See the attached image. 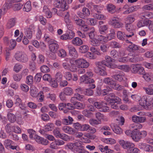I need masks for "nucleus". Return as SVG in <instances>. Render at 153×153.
<instances>
[{
  "label": "nucleus",
  "instance_id": "1",
  "mask_svg": "<svg viewBox=\"0 0 153 153\" xmlns=\"http://www.w3.org/2000/svg\"><path fill=\"white\" fill-rule=\"evenodd\" d=\"M75 64L76 66L80 67H88L89 65V63L83 59H80L74 61V60L66 58L63 61L62 65L64 67H71L74 66Z\"/></svg>",
  "mask_w": 153,
  "mask_h": 153
},
{
  "label": "nucleus",
  "instance_id": "2",
  "mask_svg": "<svg viewBox=\"0 0 153 153\" xmlns=\"http://www.w3.org/2000/svg\"><path fill=\"white\" fill-rule=\"evenodd\" d=\"M119 143L124 149H127L128 153H137L139 151L138 148L134 147V143L129 141L121 140L119 141Z\"/></svg>",
  "mask_w": 153,
  "mask_h": 153
},
{
  "label": "nucleus",
  "instance_id": "3",
  "mask_svg": "<svg viewBox=\"0 0 153 153\" xmlns=\"http://www.w3.org/2000/svg\"><path fill=\"white\" fill-rule=\"evenodd\" d=\"M65 0H55L54 6L55 7L59 8L60 10L65 11L68 8V6L67 5Z\"/></svg>",
  "mask_w": 153,
  "mask_h": 153
},
{
  "label": "nucleus",
  "instance_id": "4",
  "mask_svg": "<svg viewBox=\"0 0 153 153\" xmlns=\"http://www.w3.org/2000/svg\"><path fill=\"white\" fill-rule=\"evenodd\" d=\"M14 56L16 60L22 62H25L28 60L27 56L21 51H17L16 53Z\"/></svg>",
  "mask_w": 153,
  "mask_h": 153
},
{
  "label": "nucleus",
  "instance_id": "5",
  "mask_svg": "<svg viewBox=\"0 0 153 153\" xmlns=\"http://www.w3.org/2000/svg\"><path fill=\"white\" fill-rule=\"evenodd\" d=\"M105 99L108 101H112L113 102L118 103H121V100L118 97L115 95L114 93H111L105 97Z\"/></svg>",
  "mask_w": 153,
  "mask_h": 153
},
{
  "label": "nucleus",
  "instance_id": "6",
  "mask_svg": "<svg viewBox=\"0 0 153 153\" xmlns=\"http://www.w3.org/2000/svg\"><path fill=\"white\" fill-rule=\"evenodd\" d=\"M117 34L118 39L122 41L131 37L134 34L133 32H130L129 33L126 32L125 33L120 31H117Z\"/></svg>",
  "mask_w": 153,
  "mask_h": 153
},
{
  "label": "nucleus",
  "instance_id": "7",
  "mask_svg": "<svg viewBox=\"0 0 153 153\" xmlns=\"http://www.w3.org/2000/svg\"><path fill=\"white\" fill-rule=\"evenodd\" d=\"M48 47L50 51L53 53L52 54L53 56L52 57H51V58L53 59H55L56 56L55 53L56 52L59 48V45L57 43V42L55 41L51 44L49 45Z\"/></svg>",
  "mask_w": 153,
  "mask_h": 153
},
{
  "label": "nucleus",
  "instance_id": "8",
  "mask_svg": "<svg viewBox=\"0 0 153 153\" xmlns=\"http://www.w3.org/2000/svg\"><path fill=\"white\" fill-rule=\"evenodd\" d=\"M140 105L145 108L146 106H148L151 104V103L148 101V98L146 96H143L141 98L139 101Z\"/></svg>",
  "mask_w": 153,
  "mask_h": 153
},
{
  "label": "nucleus",
  "instance_id": "9",
  "mask_svg": "<svg viewBox=\"0 0 153 153\" xmlns=\"http://www.w3.org/2000/svg\"><path fill=\"white\" fill-rule=\"evenodd\" d=\"M17 19L15 17L9 19L6 25V27L8 29H10L16 25Z\"/></svg>",
  "mask_w": 153,
  "mask_h": 153
},
{
  "label": "nucleus",
  "instance_id": "10",
  "mask_svg": "<svg viewBox=\"0 0 153 153\" xmlns=\"http://www.w3.org/2000/svg\"><path fill=\"white\" fill-rule=\"evenodd\" d=\"M95 65L97 67H98L99 66L103 67L104 66L108 67L110 66H114L113 65V64L109 63L107 61H105V60H102L100 62H95Z\"/></svg>",
  "mask_w": 153,
  "mask_h": 153
},
{
  "label": "nucleus",
  "instance_id": "11",
  "mask_svg": "<svg viewBox=\"0 0 153 153\" xmlns=\"http://www.w3.org/2000/svg\"><path fill=\"white\" fill-rule=\"evenodd\" d=\"M80 80L81 82H83L85 83L88 84V83L94 82V81L93 79L89 77L86 75H84L81 76L80 78Z\"/></svg>",
  "mask_w": 153,
  "mask_h": 153
},
{
  "label": "nucleus",
  "instance_id": "12",
  "mask_svg": "<svg viewBox=\"0 0 153 153\" xmlns=\"http://www.w3.org/2000/svg\"><path fill=\"white\" fill-rule=\"evenodd\" d=\"M62 129L65 133L70 134H74L76 132L75 130L69 126H65Z\"/></svg>",
  "mask_w": 153,
  "mask_h": 153
},
{
  "label": "nucleus",
  "instance_id": "13",
  "mask_svg": "<svg viewBox=\"0 0 153 153\" xmlns=\"http://www.w3.org/2000/svg\"><path fill=\"white\" fill-rule=\"evenodd\" d=\"M131 136L133 140L136 142H138L140 140L139 134L138 131H132L131 133Z\"/></svg>",
  "mask_w": 153,
  "mask_h": 153
},
{
  "label": "nucleus",
  "instance_id": "14",
  "mask_svg": "<svg viewBox=\"0 0 153 153\" xmlns=\"http://www.w3.org/2000/svg\"><path fill=\"white\" fill-rule=\"evenodd\" d=\"M68 48L70 54L73 56V58H77L78 56V54L74 47L72 45H69Z\"/></svg>",
  "mask_w": 153,
  "mask_h": 153
},
{
  "label": "nucleus",
  "instance_id": "15",
  "mask_svg": "<svg viewBox=\"0 0 153 153\" xmlns=\"http://www.w3.org/2000/svg\"><path fill=\"white\" fill-rule=\"evenodd\" d=\"M80 17L83 19L85 16H88L90 15L89 10L85 7H84L82 10V13H79Z\"/></svg>",
  "mask_w": 153,
  "mask_h": 153
},
{
  "label": "nucleus",
  "instance_id": "16",
  "mask_svg": "<svg viewBox=\"0 0 153 153\" xmlns=\"http://www.w3.org/2000/svg\"><path fill=\"white\" fill-rule=\"evenodd\" d=\"M113 131L117 134H120L123 132L122 129L119 126L114 124L111 126Z\"/></svg>",
  "mask_w": 153,
  "mask_h": 153
},
{
  "label": "nucleus",
  "instance_id": "17",
  "mask_svg": "<svg viewBox=\"0 0 153 153\" xmlns=\"http://www.w3.org/2000/svg\"><path fill=\"white\" fill-rule=\"evenodd\" d=\"M75 148L74 150L76 151L79 153H81V151L84 149V146H82V143L80 142L75 143Z\"/></svg>",
  "mask_w": 153,
  "mask_h": 153
},
{
  "label": "nucleus",
  "instance_id": "18",
  "mask_svg": "<svg viewBox=\"0 0 153 153\" xmlns=\"http://www.w3.org/2000/svg\"><path fill=\"white\" fill-rule=\"evenodd\" d=\"M34 31V28L31 26H30L27 28L25 32L26 36L29 39L31 38L32 36V33Z\"/></svg>",
  "mask_w": 153,
  "mask_h": 153
},
{
  "label": "nucleus",
  "instance_id": "19",
  "mask_svg": "<svg viewBox=\"0 0 153 153\" xmlns=\"http://www.w3.org/2000/svg\"><path fill=\"white\" fill-rule=\"evenodd\" d=\"M43 12L45 13V16L47 18H50L52 17V13L47 6L45 5L44 6Z\"/></svg>",
  "mask_w": 153,
  "mask_h": 153
},
{
  "label": "nucleus",
  "instance_id": "20",
  "mask_svg": "<svg viewBox=\"0 0 153 153\" xmlns=\"http://www.w3.org/2000/svg\"><path fill=\"white\" fill-rule=\"evenodd\" d=\"M128 48L130 49V51H134L136 50L141 51V52H144L145 51L144 49H140L139 47L138 46L133 44L132 43H131V45L128 46Z\"/></svg>",
  "mask_w": 153,
  "mask_h": 153
},
{
  "label": "nucleus",
  "instance_id": "21",
  "mask_svg": "<svg viewBox=\"0 0 153 153\" xmlns=\"http://www.w3.org/2000/svg\"><path fill=\"white\" fill-rule=\"evenodd\" d=\"M94 71L95 73L101 76L106 75V72L104 69H102L101 68H95Z\"/></svg>",
  "mask_w": 153,
  "mask_h": 153
},
{
  "label": "nucleus",
  "instance_id": "22",
  "mask_svg": "<svg viewBox=\"0 0 153 153\" xmlns=\"http://www.w3.org/2000/svg\"><path fill=\"white\" fill-rule=\"evenodd\" d=\"M141 18H145L146 19L153 18V13L148 11L143 13L141 15Z\"/></svg>",
  "mask_w": 153,
  "mask_h": 153
},
{
  "label": "nucleus",
  "instance_id": "23",
  "mask_svg": "<svg viewBox=\"0 0 153 153\" xmlns=\"http://www.w3.org/2000/svg\"><path fill=\"white\" fill-rule=\"evenodd\" d=\"M72 42L75 46H80L82 44L83 41L79 37H76L72 39Z\"/></svg>",
  "mask_w": 153,
  "mask_h": 153
},
{
  "label": "nucleus",
  "instance_id": "24",
  "mask_svg": "<svg viewBox=\"0 0 153 153\" xmlns=\"http://www.w3.org/2000/svg\"><path fill=\"white\" fill-rule=\"evenodd\" d=\"M102 82L106 84L111 85L112 87L115 81L111 78L106 77L103 79Z\"/></svg>",
  "mask_w": 153,
  "mask_h": 153
},
{
  "label": "nucleus",
  "instance_id": "25",
  "mask_svg": "<svg viewBox=\"0 0 153 153\" xmlns=\"http://www.w3.org/2000/svg\"><path fill=\"white\" fill-rule=\"evenodd\" d=\"M5 129L7 133L11 134V132L15 129V127L14 126H10V123H8L6 125Z\"/></svg>",
  "mask_w": 153,
  "mask_h": 153
},
{
  "label": "nucleus",
  "instance_id": "26",
  "mask_svg": "<svg viewBox=\"0 0 153 153\" xmlns=\"http://www.w3.org/2000/svg\"><path fill=\"white\" fill-rule=\"evenodd\" d=\"M31 8L30 1H28L24 5L23 10L24 11L28 12L31 10Z\"/></svg>",
  "mask_w": 153,
  "mask_h": 153
},
{
  "label": "nucleus",
  "instance_id": "27",
  "mask_svg": "<svg viewBox=\"0 0 153 153\" xmlns=\"http://www.w3.org/2000/svg\"><path fill=\"white\" fill-rule=\"evenodd\" d=\"M63 92L67 96H71L73 94V89L69 87L64 88Z\"/></svg>",
  "mask_w": 153,
  "mask_h": 153
},
{
  "label": "nucleus",
  "instance_id": "28",
  "mask_svg": "<svg viewBox=\"0 0 153 153\" xmlns=\"http://www.w3.org/2000/svg\"><path fill=\"white\" fill-rule=\"evenodd\" d=\"M107 8L108 11L110 13H113L116 11L115 6L111 4H108Z\"/></svg>",
  "mask_w": 153,
  "mask_h": 153
},
{
  "label": "nucleus",
  "instance_id": "29",
  "mask_svg": "<svg viewBox=\"0 0 153 153\" xmlns=\"http://www.w3.org/2000/svg\"><path fill=\"white\" fill-rule=\"evenodd\" d=\"M7 116L8 120L11 123H13L16 121V117L13 114L8 112Z\"/></svg>",
  "mask_w": 153,
  "mask_h": 153
},
{
  "label": "nucleus",
  "instance_id": "30",
  "mask_svg": "<svg viewBox=\"0 0 153 153\" xmlns=\"http://www.w3.org/2000/svg\"><path fill=\"white\" fill-rule=\"evenodd\" d=\"M112 91V89L108 86H107L106 89H103L101 91L100 94L103 95H105L108 94L109 92Z\"/></svg>",
  "mask_w": 153,
  "mask_h": 153
},
{
  "label": "nucleus",
  "instance_id": "31",
  "mask_svg": "<svg viewBox=\"0 0 153 153\" xmlns=\"http://www.w3.org/2000/svg\"><path fill=\"white\" fill-rule=\"evenodd\" d=\"M111 87L114 90L120 91L123 89L124 87L121 85L117 84L115 82Z\"/></svg>",
  "mask_w": 153,
  "mask_h": 153
},
{
  "label": "nucleus",
  "instance_id": "32",
  "mask_svg": "<svg viewBox=\"0 0 153 153\" xmlns=\"http://www.w3.org/2000/svg\"><path fill=\"white\" fill-rule=\"evenodd\" d=\"M95 115L96 118L99 121H101L102 120H106V117L103 114L99 112L97 113Z\"/></svg>",
  "mask_w": 153,
  "mask_h": 153
},
{
  "label": "nucleus",
  "instance_id": "33",
  "mask_svg": "<svg viewBox=\"0 0 153 153\" xmlns=\"http://www.w3.org/2000/svg\"><path fill=\"white\" fill-rule=\"evenodd\" d=\"M73 108L74 109L75 108L81 109H83L84 108L85 106L82 103L79 102H77L76 103L73 105Z\"/></svg>",
  "mask_w": 153,
  "mask_h": 153
},
{
  "label": "nucleus",
  "instance_id": "34",
  "mask_svg": "<svg viewBox=\"0 0 153 153\" xmlns=\"http://www.w3.org/2000/svg\"><path fill=\"white\" fill-rule=\"evenodd\" d=\"M115 33L114 31H113L112 32L108 34L107 36L105 37V40L107 42L114 39L115 37Z\"/></svg>",
  "mask_w": 153,
  "mask_h": 153
},
{
  "label": "nucleus",
  "instance_id": "35",
  "mask_svg": "<svg viewBox=\"0 0 153 153\" xmlns=\"http://www.w3.org/2000/svg\"><path fill=\"white\" fill-rule=\"evenodd\" d=\"M100 13H95L94 15V17L95 18L100 20H104L105 19V17L103 14Z\"/></svg>",
  "mask_w": 153,
  "mask_h": 153
},
{
  "label": "nucleus",
  "instance_id": "36",
  "mask_svg": "<svg viewBox=\"0 0 153 153\" xmlns=\"http://www.w3.org/2000/svg\"><path fill=\"white\" fill-rule=\"evenodd\" d=\"M89 37L91 39H92L94 38L95 35V30L94 28H92L87 32Z\"/></svg>",
  "mask_w": 153,
  "mask_h": 153
},
{
  "label": "nucleus",
  "instance_id": "37",
  "mask_svg": "<svg viewBox=\"0 0 153 153\" xmlns=\"http://www.w3.org/2000/svg\"><path fill=\"white\" fill-rule=\"evenodd\" d=\"M37 90L36 88L34 87H32L30 88V93L32 97H35L37 96Z\"/></svg>",
  "mask_w": 153,
  "mask_h": 153
},
{
  "label": "nucleus",
  "instance_id": "38",
  "mask_svg": "<svg viewBox=\"0 0 153 153\" xmlns=\"http://www.w3.org/2000/svg\"><path fill=\"white\" fill-rule=\"evenodd\" d=\"M54 127V125L51 123H49L45 126L44 129L45 131L52 130Z\"/></svg>",
  "mask_w": 153,
  "mask_h": 153
},
{
  "label": "nucleus",
  "instance_id": "39",
  "mask_svg": "<svg viewBox=\"0 0 153 153\" xmlns=\"http://www.w3.org/2000/svg\"><path fill=\"white\" fill-rule=\"evenodd\" d=\"M112 26L115 28H119L123 27V24L119 21L112 22L111 24Z\"/></svg>",
  "mask_w": 153,
  "mask_h": 153
},
{
  "label": "nucleus",
  "instance_id": "40",
  "mask_svg": "<svg viewBox=\"0 0 153 153\" xmlns=\"http://www.w3.org/2000/svg\"><path fill=\"white\" fill-rule=\"evenodd\" d=\"M108 28V26L107 25H103L100 26L99 29V32L101 34H103L105 33V31Z\"/></svg>",
  "mask_w": 153,
  "mask_h": 153
},
{
  "label": "nucleus",
  "instance_id": "41",
  "mask_svg": "<svg viewBox=\"0 0 153 153\" xmlns=\"http://www.w3.org/2000/svg\"><path fill=\"white\" fill-rule=\"evenodd\" d=\"M13 143L12 140L9 139H6L4 141V144L6 148L9 147L11 145L13 144Z\"/></svg>",
  "mask_w": 153,
  "mask_h": 153
},
{
  "label": "nucleus",
  "instance_id": "42",
  "mask_svg": "<svg viewBox=\"0 0 153 153\" xmlns=\"http://www.w3.org/2000/svg\"><path fill=\"white\" fill-rule=\"evenodd\" d=\"M57 81H56L54 79H51L49 81L50 85L52 88H56L58 86Z\"/></svg>",
  "mask_w": 153,
  "mask_h": 153
},
{
  "label": "nucleus",
  "instance_id": "43",
  "mask_svg": "<svg viewBox=\"0 0 153 153\" xmlns=\"http://www.w3.org/2000/svg\"><path fill=\"white\" fill-rule=\"evenodd\" d=\"M86 22L88 24L91 25H94L97 23V21L94 19H87Z\"/></svg>",
  "mask_w": 153,
  "mask_h": 153
},
{
  "label": "nucleus",
  "instance_id": "44",
  "mask_svg": "<svg viewBox=\"0 0 153 153\" xmlns=\"http://www.w3.org/2000/svg\"><path fill=\"white\" fill-rule=\"evenodd\" d=\"M106 104L103 103L100 111L101 112H106L109 111V108L106 105Z\"/></svg>",
  "mask_w": 153,
  "mask_h": 153
},
{
  "label": "nucleus",
  "instance_id": "45",
  "mask_svg": "<svg viewBox=\"0 0 153 153\" xmlns=\"http://www.w3.org/2000/svg\"><path fill=\"white\" fill-rule=\"evenodd\" d=\"M88 49L89 48L87 45H83L79 48L80 51L82 53L86 52Z\"/></svg>",
  "mask_w": 153,
  "mask_h": 153
},
{
  "label": "nucleus",
  "instance_id": "46",
  "mask_svg": "<svg viewBox=\"0 0 153 153\" xmlns=\"http://www.w3.org/2000/svg\"><path fill=\"white\" fill-rule=\"evenodd\" d=\"M75 23L77 25L81 26L85 24V22L81 19L78 18L74 20Z\"/></svg>",
  "mask_w": 153,
  "mask_h": 153
},
{
  "label": "nucleus",
  "instance_id": "47",
  "mask_svg": "<svg viewBox=\"0 0 153 153\" xmlns=\"http://www.w3.org/2000/svg\"><path fill=\"white\" fill-rule=\"evenodd\" d=\"M110 46L114 48H119L121 47L120 44L115 41L111 42L110 43Z\"/></svg>",
  "mask_w": 153,
  "mask_h": 153
},
{
  "label": "nucleus",
  "instance_id": "48",
  "mask_svg": "<svg viewBox=\"0 0 153 153\" xmlns=\"http://www.w3.org/2000/svg\"><path fill=\"white\" fill-rule=\"evenodd\" d=\"M26 82L28 85H31L33 82V76L30 75H29L26 77Z\"/></svg>",
  "mask_w": 153,
  "mask_h": 153
},
{
  "label": "nucleus",
  "instance_id": "49",
  "mask_svg": "<svg viewBox=\"0 0 153 153\" xmlns=\"http://www.w3.org/2000/svg\"><path fill=\"white\" fill-rule=\"evenodd\" d=\"M42 74L41 73H37L34 77V81L36 82H39L41 80Z\"/></svg>",
  "mask_w": 153,
  "mask_h": 153
},
{
  "label": "nucleus",
  "instance_id": "50",
  "mask_svg": "<svg viewBox=\"0 0 153 153\" xmlns=\"http://www.w3.org/2000/svg\"><path fill=\"white\" fill-rule=\"evenodd\" d=\"M22 76L21 74H16L14 75L13 78L14 80L16 82H19L22 79Z\"/></svg>",
  "mask_w": 153,
  "mask_h": 153
},
{
  "label": "nucleus",
  "instance_id": "51",
  "mask_svg": "<svg viewBox=\"0 0 153 153\" xmlns=\"http://www.w3.org/2000/svg\"><path fill=\"white\" fill-rule=\"evenodd\" d=\"M55 79L58 82H60L62 80V75L61 73L57 72L55 75Z\"/></svg>",
  "mask_w": 153,
  "mask_h": 153
},
{
  "label": "nucleus",
  "instance_id": "52",
  "mask_svg": "<svg viewBox=\"0 0 153 153\" xmlns=\"http://www.w3.org/2000/svg\"><path fill=\"white\" fill-rule=\"evenodd\" d=\"M41 117L42 120L45 121H49L50 119L49 116L45 113L41 114Z\"/></svg>",
  "mask_w": 153,
  "mask_h": 153
},
{
  "label": "nucleus",
  "instance_id": "53",
  "mask_svg": "<svg viewBox=\"0 0 153 153\" xmlns=\"http://www.w3.org/2000/svg\"><path fill=\"white\" fill-rule=\"evenodd\" d=\"M105 143L110 144H114L116 143V141L114 139L112 138H107L104 140Z\"/></svg>",
  "mask_w": 153,
  "mask_h": 153
},
{
  "label": "nucleus",
  "instance_id": "54",
  "mask_svg": "<svg viewBox=\"0 0 153 153\" xmlns=\"http://www.w3.org/2000/svg\"><path fill=\"white\" fill-rule=\"evenodd\" d=\"M53 132L55 136L57 138H59L61 134L60 133L59 128H55L53 130Z\"/></svg>",
  "mask_w": 153,
  "mask_h": 153
},
{
  "label": "nucleus",
  "instance_id": "55",
  "mask_svg": "<svg viewBox=\"0 0 153 153\" xmlns=\"http://www.w3.org/2000/svg\"><path fill=\"white\" fill-rule=\"evenodd\" d=\"M82 113L85 117H91L92 115V113L89 110L87 109L84 110Z\"/></svg>",
  "mask_w": 153,
  "mask_h": 153
},
{
  "label": "nucleus",
  "instance_id": "56",
  "mask_svg": "<svg viewBox=\"0 0 153 153\" xmlns=\"http://www.w3.org/2000/svg\"><path fill=\"white\" fill-rule=\"evenodd\" d=\"M42 79L44 81H49L52 79L51 75L49 74H46L44 75L42 77Z\"/></svg>",
  "mask_w": 153,
  "mask_h": 153
},
{
  "label": "nucleus",
  "instance_id": "57",
  "mask_svg": "<svg viewBox=\"0 0 153 153\" xmlns=\"http://www.w3.org/2000/svg\"><path fill=\"white\" fill-rule=\"evenodd\" d=\"M131 97L133 100L135 101H139L141 98L140 95L139 94L132 95Z\"/></svg>",
  "mask_w": 153,
  "mask_h": 153
},
{
  "label": "nucleus",
  "instance_id": "58",
  "mask_svg": "<svg viewBox=\"0 0 153 153\" xmlns=\"http://www.w3.org/2000/svg\"><path fill=\"white\" fill-rule=\"evenodd\" d=\"M127 21H128L129 23L131 24L135 20V18L132 15H129L126 18Z\"/></svg>",
  "mask_w": 153,
  "mask_h": 153
},
{
  "label": "nucleus",
  "instance_id": "59",
  "mask_svg": "<svg viewBox=\"0 0 153 153\" xmlns=\"http://www.w3.org/2000/svg\"><path fill=\"white\" fill-rule=\"evenodd\" d=\"M143 89L145 91L146 93L149 95L153 94V89L149 88H143Z\"/></svg>",
  "mask_w": 153,
  "mask_h": 153
},
{
  "label": "nucleus",
  "instance_id": "60",
  "mask_svg": "<svg viewBox=\"0 0 153 153\" xmlns=\"http://www.w3.org/2000/svg\"><path fill=\"white\" fill-rule=\"evenodd\" d=\"M58 54L59 56L62 57H65L66 55V52L63 49H61L59 50Z\"/></svg>",
  "mask_w": 153,
  "mask_h": 153
},
{
  "label": "nucleus",
  "instance_id": "61",
  "mask_svg": "<svg viewBox=\"0 0 153 153\" xmlns=\"http://www.w3.org/2000/svg\"><path fill=\"white\" fill-rule=\"evenodd\" d=\"M23 5L20 3L15 4L13 6V10H20L22 7Z\"/></svg>",
  "mask_w": 153,
  "mask_h": 153
},
{
  "label": "nucleus",
  "instance_id": "62",
  "mask_svg": "<svg viewBox=\"0 0 153 153\" xmlns=\"http://www.w3.org/2000/svg\"><path fill=\"white\" fill-rule=\"evenodd\" d=\"M74 95L76 97L77 100L81 101H83V98L84 97L83 95H81L78 93L75 94Z\"/></svg>",
  "mask_w": 153,
  "mask_h": 153
},
{
  "label": "nucleus",
  "instance_id": "63",
  "mask_svg": "<svg viewBox=\"0 0 153 153\" xmlns=\"http://www.w3.org/2000/svg\"><path fill=\"white\" fill-rule=\"evenodd\" d=\"M27 132L29 134V137L31 139L33 138V136L35 134V131L33 129H29Z\"/></svg>",
  "mask_w": 153,
  "mask_h": 153
},
{
  "label": "nucleus",
  "instance_id": "64",
  "mask_svg": "<svg viewBox=\"0 0 153 153\" xmlns=\"http://www.w3.org/2000/svg\"><path fill=\"white\" fill-rule=\"evenodd\" d=\"M144 150L146 152H152L153 151V147L151 146L146 144Z\"/></svg>",
  "mask_w": 153,
  "mask_h": 153
}]
</instances>
